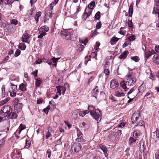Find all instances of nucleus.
I'll return each instance as SVG.
<instances>
[{"mask_svg":"<svg viewBox=\"0 0 159 159\" xmlns=\"http://www.w3.org/2000/svg\"><path fill=\"white\" fill-rule=\"evenodd\" d=\"M88 111H89V112L90 113V115H91L92 113H91L95 111V110H96V109H95L94 107L93 106H88Z\"/></svg>","mask_w":159,"mask_h":159,"instance_id":"nucleus-25","label":"nucleus"},{"mask_svg":"<svg viewBox=\"0 0 159 159\" xmlns=\"http://www.w3.org/2000/svg\"><path fill=\"white\" fill-rule=\"evenodd\" d=\"M95 5V2L94 1H92L88 5V7L86 8H88L92 11V9H93V7Z\"/></svg>","mask_w":159,"mask_h":159,"instance_id":"nucleus-24","label":"nucleus"},{"mask_svg":"<svg viewBox=\"0 0 159 159\" xmlns=\"http://www.w3.org/2000/svg\"><path fill=\"white\" fill-rule=\"evenodd\" d=\"M26 128L25 126V125L23 124H20L19 126V133H20L21 131L23 129H25Z\"/></svg>","mask_w":159,"mask_h":159,"instance_id":"nucleus-39","label":"nucleus"},{"mask_svg":"<svg viewBox=\"0 0 159 159\" xmlns=\"http://www.w3.org/2000/svg\"><path fill=\"white\" fill-rule=\"evenodd\" d=\"M7 23L6 21L1 23V24L0 25L1 27L3 28H4L7 25Z\"/></svg>","mask_w":159,"mask_h":159,"instance_id":"nucleus-61","label":"nucleus"},{"mask_svg":"<svg viewBox=\"0 0 159 159\" xmlns=\"http://www.w3.org/2000/svg\"><path fill=\"white\" fill-rule=\"evenodd\" d=\"M53 9L52 4H50L46 8V10H48L49 11H52Z\"/></svg>","mask_w":159,"mask_h":159,"instance_id":"nucleus-47","label":"nucleus"},{"mask_svg":"<svg viewBox=\"0 0 159 159\" xmlns=\"http://www.w3.org/2000/svg\"><path fill=\"white\" fill-rule=\"evenodd\" d=\"M145 87L143 85H141L138 88V90L139 92L143 93L145 90Z\"/></svg>","mask_w":159,"mask_h":159,"instance_id":"nucleus-37","label":"nucleus"},{"mask_svg":"<svg viewBox=\"0 0 159 159\" xmlns=\"http://www.w3.org/2000/svg\"><path fill=\"white\" fill-rule=\"evenodd\" d=\"M140 134V132L138 130H135L133 134V136L135 138H136L139 136Z\"/></svg>","mask_w":159,"mask_h":159,"instance_id":"nucleus-26","label":"nucleus"},{"mask_svg":"<svg viewBox=\"0 0 159 159\" xmlns=\"http://www.w3.org/2000/svg\"><path fill=\"white\" fill-rule=\"evenodd\" d=\"M127 83L125 81H122L121 82L120 84L121 87L124 89V91L126 92L127 89V87L126 86V83Z\"/></svg>","mask_w":159,"mask_h":159,"instance_id":"nucleus-15","label":"nucleus"},{"mask_svg":"<svg viewBox=\"0 0 159 159\" xmlns=\"http://www.w3.org/2000/svg\"><path fill=\"white\" fill-rule=\"evenodd\" d=\"M50 105H51L52 107L54 108L56 106L55 103L54 102L53 100H51L49 102Z\"/></svg>","mask_w":159,"mask_h":159,"instance_id":"nucleus-52","label":"nucleus"},{"mask_svg":"<svg viewBox=\"0 0 159 159\" xmlns=\"http://www.w3.org/2000/svg\"><path fill=\"white\" fill-rule=\"evenodd\" d=\"M135 39V36L132 34L131 36H129L128 38V39L129 41H132Z\"/></svg>","mask_w":159,"mask_h":159,"instance_id":"nucleus-41","label":"nucleus"},{"mask_svg":"<svg viewBox=\"0 0 159 159\" xmlns=\"http://www.w3.org/2000/svg\"><path fill=\"white\" fill-rule=\"evenodd\" d=\"M92 12V11L90 9L88 8H85V12L82 16L83 19L84 20H86L88 17L90 15Z\"/></svg>","mask_w":159,"mask_h":159,"instance_id":"nucleus-6","label":"nucleus"},{"mask_svg":"<svg viewBox=\"0 0 159 159\" xmlns=\"http://www.w3.org/2000/svg\"><path fill=\"white\" fill-rule=\"evenodd\" d=\"M51 136V134L50 132L48 131L46 132V139H47L49 137H50Z\"/></svg>","mask_w":159,"mask_h":159,"instance_id":"nucleus-56","label":"nucleus"},{"mask_svg":"<svg viewBox=\"0 0 159 159\" xmlns=\"http://www.w3.org/2000/svg\"><path fill=\"white\" fill-rule=\"evenodd\" d=\"M13 0H4V2L5 4H7L9 6H11Z\"/></svg>","mask_w":159,"mask_h":159,"instance_id":"nucleus-34","label":"nucleus"},{"mask_svg":"<svg viewBox=\"0 0 159 159\" xmlns=\"http://www.w3.org/2000/svg\"><path fill=\"white\" fill-rule=\"evenodd\" d=\"M22 107V103H19L16 105L14 107V109L15 110H16V111L18 112L21 110Z\"/></svg>","mask_w":159,"mask_h":159,"instance_id":"nucleus-16","label":"nucleus"},{"mask_svg":"<svg viewBox=\"0 0 159 159\" xmlns=\"http://www.w3.org/2000/svg\"><path fill=\"white\" fill-rule=\"evenodd\" d=\"M53 14L52 11H49L48 10H46L45 16H48L49 18H51L52 17Z\"/></svg>","mask_w":159,"mask_h":159,"instance_id":"nucleus-30","label":"nucleus"},{"mask_svg":"<svg viewBox=\"0 0 159 159\" xmlns=\"http://www.w3.org/2000/svg\"><path fill=\"white\" fill-rule=\"evenodd\" d=\"M57 89V93L59 95H61L62 93L63 95L65 93L66 90V88L63 86H57L56 87Z\"/></svg>","mask_w":159,"mask_h":159,"instance_id":"nucleus-5","label":"nucleus"},{"mask_svg":"<svg viewBox=\"0 0 159 159\" xmlns=\"http://www.w3.org/2000/svg\"><path fill=\"white\" fill-rule=\"evenodd\" d=\"M19 89L21 91H25L26 90V85L25 84L21 83L19 86Z\"/></svg>","mask_w":159,"mask_h":159,"instance_id":"nucleus-17","label":"nucleus"},{"mask_svg":"<svg viewBox=\"0 0 159 159\" xmlns=\"http://www.w3.org/2000/svg\"><path fill=\"white\" fill-rule=\"evenodd\" d=\"M128 54V51H125L122 54L119 56V57L120 59H122L125 58Z\"/></svg>","mask_w":159,"mask_h":159,"instance_id":"nucleus-20","label":"nucleus"},{"mask_svg":"<svg viewBox=\"0 0 159 159\" xmlns=\"http://www.w3.org/2000/svg\"><path fill=\"white\" fill-rule=\"evenodd\" d=\"M35 86L37 87H39L40 86V85L41 84V80H40V78L35 79Z\"/></svg>","mask_w":159,"mask_h":159,"instance_id":"nucleus-29","label":"nucleus"},{"mask_svg":"<svg viewBox=\"0 0 159 159\" xmlns=\"http://www.w3.org/2000/svg\"><path fill=\"white\" fill-rule=\"evenodd\" d=\"M39 33H40V35H39L38 37V38H42L43 36H45L46 34V33H45L44 32H42L39 31Z\"/></svg>","mask_w":159,"mask_h":159,"instance_id":"nucleus-44","label":"nucleus"},{"mask_svg":"<svg viewBox=\"0 0 159 159\" xmlns=\"http://www.w3.org/2000/svg\"><path fill=\"white\" fill-rule=\"evenodd\" d=\"M0 116L4 117L8 119H16L17 115L13 111L12 107L8 105L4 106L0 111Z\"/></svg>","mask_w":159,"mask_h":159,"instance_id":"nucleus-1","label":"nucleus"},{"mask_svg":"<svg viewBox=\"0 0 159 159\" xmlns=\"http://www.w3.org/2000/svg\"><path fill=\"white\" fill-rule=\"evenodd\" d=\"M127 23L128 24V26L129 27L131 28H133V25L131 20H128Z\"/></svg>","mask_w":159,"mask_h":159,"instance_id":"nucleus-45","label":"nucleus"},{"mask_svg":"<svg viewBox=\"0 0 159 159\" xmlns=\"http://www.w3.org/2000/svg\"><path fill=\"white\" fill-rule=\"evenodd\" d=\"M104 73L106 75H108L109 74V70L107 69H105L104 70Z\"/></svg>","mask_w":159,"mask_h":159,"instance_id":"nucleus-62","label":"nucleus"},{"mask_svg":"<svg viewBox=\"0 0 159 159\" xmlns=\"http://www.w3.org/2000/svg\"><path fill=\"white\" fill-rule=\"evenodd\" d=\"M60 57L55 58V57H53L52 58L51 60L53 63V64H52V65H53L56 67L57 66V61L60 59Z\"/></svg>","mask_w":159,"mask_h":159,"instance_id":"nucleus-21","label":"nucleus"},{"mask_svg":"<svg viewBox=\"0 0 159 159\" xmlns=\"http://www.w3.org/2000/svg\"><path fill=\"white\" fill-rule=\"evenodd\" d=\"M47 154L48 155V157L49 159H50V156L51 155V151L49 149H48L46 151Z\"/></svg>","mask_w":159,"mask_h":159,"instance_id":"nucleus-48","label":"nucleus"},{"mask_svg":"<svg viewBox=\"0 0 159 159\" xmlns=\"http://www.w3.org/2000/svg\"><path fill=\"white\" fill-rule=\"evenodd\" d=\"M153 134L154 136L153 138V140L155 141L157 139H158L159 140V131L157 129H156L154 132H153Z\"/></svg>","mask_w":159,"mask_h":159,"instance_id":"nucleus-13","label":"nucleus"},{"mask_svg":"<svg viewBox=\"0 0 159 159\" xmlns=\"http://www.w3.org/2000/svg\"><path fill=\"white\" fill-rule=\"evenodd\" d=\"M125 125V124L124 122H122L120 123L118 126L119 129H121L124 127Z\"/></svg>","mask_w":159,"mask_h":159,"instance_id":"nucleus-50","label":"nucleus"},{"mask_svg":"<svg viewBox=\"0 0 159 159\" xmlns=\"http://www.w3.org/2000/svg\"><path fill=\"white\" fill-rule=\"evenodd\" d=\"M159 10V8L158 7L157 8H156L155 7H154L153 10L152 11V13L153 14H157V12L158 10Z\"/></svg>","mask_w":159,"mask_h":159,"instance_id":"nucleus-59","label":"nucleus"},{"mask_svg":"<svg viewBox=\"0 0 159 159\" xmlns=\"http://www.w3.org/2000/svg\"><path fill=\"white\" fill-rule=\"evenodd\" d=\"M21 51L19 49H17L16 51L14 56L16 57H18L20 54Z\"/></svg>","mask_w":159,"mask_h":159,"instance_id":"nucleus-49","label":"nucleus"},{"mask_svg":"<svg viewBox=\"0 0 159 159\" xmlns=\"http://www.w3.org/2000/svg\"><path fill=\"white\" fill-rule=\"evenodd\" d=\"M99 91L98 90V87H96L95 88L93 89L91 93L92 96L96 98V96L98 93Z\"/></svg>","mask_w":159,"mask_h":159,"instance_id":"nucleus-10","label":"nucleus"},{"mask_svg":"<svg viewBox=\"0 0 159 159\" xmlns=\"http://www.w3.org/2000/svg\"><path fill=\"white\" fill-rule=\"evenodd\" d=\"M17 89V86L16 85L11 84V87L9 91H16Z\"/></svg>","mask_w":159,"mask_h":159,"instance_id":"nucleus-23","label":"nucleus"},{"mask_svg":"<svg viewBox=\"0 0 159 159\" xmlns=\"http://www.w3.org/2000/svg\"><path fill=\"white\" fill-rule=\"evenodd\" d=\"M49 30V27L46 25H44L39 29V31L40 32H44L46 33V32L48 31Z\"/></svg>","mask_w":159,"mask_h":159,"instance_id":"nucleus-12","label":"nucleus"},{"mask_svg":"<svg viewBox=\"0 0 159 159\" xmlns=\"http://www.w3.org/2000/svg\"><path fill=\"white\" fill-rule=\"evenodd\" d=\"M139 114H133L131 118L132 123H135L137 121L139 117Z\"/></svg>","mask_w":159,"mask_h":159,"instance_id":"nucleus-9","label":"nucleus"},{"mask_svg":"<svg viewBox=\"0 0 159 159\" xmlns=\"http://www.w3.org/2000/svg\"><path fill=\"white\" fill-rule=\"evenodd\" d=\"M84 46L81 44H79L77 45V50L79 52L82 51L83 49Z\"/></svg>","mask_w":159,"mask_h":159,"instance_id":"nucleus-32","label":"nucleus"},{"mask_svg":"<svg viewBox=\"0 0 159 159\" xmlns=\"http://www.w3.org/2000/svg\"><path fill=\"white\" fill-rule=\"evenodd\" d=\"M77 136H78L83 135V134L82 132L78 128L77 129Z\"/></svg>","mask_w":159,"mask_h":159,"instance_id":"nucleus-53","label":"nucleus"},{"mask_svg":"<svg viewBox=\"0 0 159 159\" xmlns=\"http://www.w3.org/2000/svg\"><path fill=\"white\" fill-rule=\"evenodd\" d=\"M144 54L145 57L148 58L152 55V53L150 51H148L146 52H145Z\"/></svg>","mask_w":159,"mask_h":159,"instance_id":"nucleus-38","label":"nucleus"},{"mask_svg":"<svg viewBox=\"0 0 159 159\" xmlns=\"http://www.w3.org/2000/svg\"><path fill=\"white\" fill-rule=\"evenodd\" d=\"M133 11V5H130L129 10V17H131L132 15Z\"/></svg>","mask_w":159,"mask_h":159,"instance_id":"nucleus-28","label":"nucleus"},{"mask_svg":"<svg viewBox=\"0 0 159 159\" xmlns=\"http://www.w3.org/2000/svg\"><path fill=\"white\" fill-rule=\"evenodd\" d=\"M125 93L123 92L122 90L120 88L116 89L115 93V95L118 97H124L125 96Z\"/></svg>","mask_w":159,"mask_h":159,"instance_id":"nucleus-4","label":"nucleus"},{"mask_svg":"<svg viewBox=\"0 0 159 159\" xmlns=\"http://www.w3.org/2000/svg\"><path fill=\"white\" fill-rule=\"evenodd\" d=\"M5 88L4 87L2 88V95L3 96L5 97V96H7V93H5Z\"/></svg>","mask_w":159,"mask_h":159,"instance_id":"nucleus-58","label":"nucleus"},{"mask_svg":"<svg viewBox=\"0 0 159 159\" xmlns=\"http://www.w3.org/2000/svg\"><path fill=\"white\" fill-rule=\"evenodd\" d=\"M119 39L115 36L113 37L111 39L110 43L111 45H113L115 44L118 40Z\"/></svg>","mask_w":159,"mask_h":159,"instance_id":"nucleus-18","label":"nucleus"},{"mask_svg":"<svg viewBox=\"0 0 159 159\" xmlns=\"http://www.w3.org/2000/svg\"><path fill=\"white\" fill-rule=\"evenodd\" d=\"M97 52L95 51V52H93L92 53V55H93V57L95 58L96 60H97Z\"/></svg>","mask_w":159,"mask_h":159,"instance_id":"nucleus-57","label":"nucleus"},{"mask_svg":"<svg viewBox=\"0 0 159 159\" xmlns=\"http://www.w3.org/2000/svg\"><path fill=\"white\" fill-rule=\"evenodd\" d=\"M50 109V105L48 106L46 108H44L43 110L44 112L47 114L48 113L49 110Z\"/></svg>","mask_w":159,"mask_h":159,"instance_id":"nucleus-55","label":"nucleus"},{"mask_svg":"<svg viewBox=\"0 0 159 159\" xmlns=\"http://www.w3.org/2000/svg\"><path fill=\"white\" fill-rule=\"evenodd\" d=\"M100 13L99 11H98V12H97L96 13V14L95 16H94L95 19L97 20H99L100 19Z\"/></svg>","mask_w":159,"mask_h":159,"instance_id":"nucleus-40","label":"nucleus"},{"mask_svg":"<svg viewBox=\"0 0 159 159\" xmlns=\"http://www.w3.org/2000/svg\"><path fill=\"white\" fill-rule=\"evenodd\" d=\"M127 80L128 85L129 86L134 85L136 82V80L134 77L131 78H127Z\"/></svg>","mask_w":159,"mask_h":159,"instance_id":"nucleus-8","label":"nucleus"},{"mask_svg":"<svg viewBox=\"0 0 159 159\" xmlns=\"http://www.w3.org/2000/svg\"><path fill=\"white\" fill-rule=\"evenodd\" d=\"M6 141V138L3 137L0 140V149L4 144Z\"/></svg>","mask_w":159,"mask_h":159,"instance_id":"nucleus-35","label":"nucleus"},{"mask_svg":"<svg viewBox=\"0 0 159 159\" xmlns=\"http://www.w3.org/2000/svg\"><path fill=\"white\" fill-rule=\"evenodd\" d=\"M10 96L12 97H14L16 95V91H9Z\"/></svg>","mask_w":159,"mask_h":159,"instance_id":"nucleus-54","label":"nucleus"},{"mask_svg":"<svg viewBox=\"0 0 159 159\" xmlns=\"http://www.w3.org/2000/svg\"><path fill=\"white\" fill-rule=\"evenodd\" d=\"M11 23L12 24L16 25L18 24V21L16 19H12L11 20Z\"/></svg>","mask_w":159,"mask_h":159,"instance_id":"nucleus-46","label":"nucleus"},{"mask_svg":"<svg viewBox=\"0 0 159 159\" xmlns=\"http://www.w3.org/2000/svg\"><path fill=\"white\" fill-rule=\"evenodd\" d=\"M153 62L157 64H159V56L157 55L154 56L153 58Z\"/></svg>","mask_w":159,"mask_h":159,"instance_id":"nucleus-22","label":"nucleus"},{"mask_svg":"<svg viewBox=\"0 0 159 159\" xmlns=\"http://www.w3.org/2000/svg\"><path fill=\"white\" fill-rule=\"evenodd\" d=\"M29 37V35L28 34H24L21 38V41L23 42L27 43Z\"/></svg>","mask_w":159,"mask_h":159,"instance_id":"nucleus-14","label":"nucleus"},{"mask_svg":"<svg viewBox=\"0 0 159 159\" xmlns=\"http://www.w3.org/2000/svg\"><path fill=\"white\" fill-rule=\"evenodd\" d=\"M102 24L100 22H98L96 24V29H99L101 27Z\"/></svg>","mask_w":159,"mask_h":159,"instance_id":"nucleus-51","label":"nucleus"},{"mask_svg":"<svg viewBox=\"0 0 159 159\" xmlns=\"http://www.w3.org/2000/svg\"><path fill=\"white\" fill-rule=\"evenodd\" d=\"M89 111L88 110H85L84 111H80L79 112V115L80 116L84 117L85 115L88 114Z\"/></svg>","mask_w":159,"mask_h":159,"instance_id":"nucleus-19","label":"nucleus"},{"mask_svg":"<svg viewBox=\"0 0 159 159\" xmlns=\"http://www.w3.org/2000/svg\"><path fill=\"white\" fill-rule=\"evenodd\" d=\"M38 70H36L32 72V74L34 77H36L37 76Z\"/></svg>","mask_w":159,"mask_h":159,"instance_id":"nucleus-63","label":"nucleus"},{"mask_svg":"<svg viewBox=\"0 0 159 159\" xmlns=\"http://www.w3.org/2000/svg\"><path fill=\"white\" fill-rule=\"evenodd\" d=\"M136 139H134L132 137H130L129 139V143L130 145L131 144L136 142Z\"/></svg>","mask_w":159,"mask_h":159,"instance_id":"nucleus-36","label":"nucleus"},{"mask_svg":"<svg viewBox=\"0 0 159 159\" xmlns=\"http://www.w3.org/2000/svg\"><path fill=\"white\" fill-rule=\"evenodd\" d=\"M26 48V46L23 43H21L19 45V48L22 50H24Z\"/></svg>","mask_w":159,"mask_h":159,"instance_id":"nucleus-31","label":"nucleus"},{"mask_svg":"<svg viewBox=\"0 0 159 159\" xmlns=\"http://www.w3.org/2000/svg\"><path fill=\"white\" fill-rule=\"evenodd\" d=\"M76 140L78 142H84L85 141V140L84 139L83 137V135L78 136V138Z\"/></svg>","mask_w":159,"mask_h":159,"instance_id":"nucleus-33","label":"nucleus"},{"mask_svg":"<svg viewBox=\"0 0 159 159\" xmlns=\"http://www.w3.org/2000/svg\"><path fill=\"white\" fill-rule=\"evenodd\" d=\"M99 148L101 149L103 152L104 154L106 157H107L106 155H107V148L106 147L102 144H100L99 145Z\"/></svg>","mask_w":159,"mask_h":159,"instance_id":"nucleus-11","label":"nucleus"},{"mask_svg":"<svg viewBox=\"0 0 159 159\" xmlns=\"http://www.w3.org/2000/svg\"><path fill=\"white\" fill-rule=\"evenodd\" d=\"M119 85L118 81L115 79L112 80L110 82V88L112 89L116 88Z\"/></svg>","mask_w":159,"mask_h":159,"instance_id":"nucleus-7","label":"nucleus"},{"mask_svg":"<svg viewBox=\"0 0 159 159\" xmlns=\"http://www.w3.org/2000/svg\"><path fill=\"white\" fill-rule=\"evenodd\" d=\"M131 59L136 62H138L139 60V57L137 56L133 57H131Z\"/></svg>","mask_w":159,"mask_h":159,"instance_id":"nucleus-43","label":"nucleus"},{"mask_svg":"<svg viewBox=\"0 0 159 159\" xmlns=\"http://www.w3.org/2000/svg\"><path fill=\"white\" fill-rule=\"evenodd\" d=\"M100 44L99 42H96L95 44V46L94 47V49L95 50V51L97 52L98 51V49L99 48V47L100 46Z\"/></svg>","mask_w":159,"mask_h":159,"instance_id":"nucleus-42","label":"nucleus"},{"mask_svg":"<svg viewBox=\"0 0 159 159\" xmlns=\"http://www.w3.org/2000/svg\"><path fill=\"white\" fill-rule=\"evenodd\" d=\"M82 146L79 142L74 143L71 148V151L73 153H75L80 150Z\"/></svg>","mask_w":159,"mask_h":159,"instance_id":"nucleus-3","label":"nucleus"},{"mask_svg":"<svg viewBox=\"0 0 159 159\" xmlns=\"http://www.w3.org/2000/svg\"><path fill=\"white\" fill-rule=\"evenodd\" d=\"M92 113L91 115L97 121V123H98L101 119L102 117V113L101 111L98 109L95 110V111Z\"/></svg>","mask_w":159,"mask_h":159,"instance_id":"nucleus-2","label":"nucleus"},{"mask_svg":"<svg viewBox=\"0 0 159 159\" xmlns=\"http://www.w3.org/2000/svg\"><path fill=\"white\" fill-rule=\"evenodd\" d=\"M155 50L159 53V46H156L155 48Z\"/></svg>","mask_w":159,"mask_h":159,"instance_id":"nucleus-64","label":"nucleus"},{"mask_svg":"<svg viewBox=\"0 0 159 159\" xmlns=\"http://www.w3.org/2000/svg\"><path fill=\"white\" fill-rule=\"evenodd\" d=\"M50 18L48 16H45L44 17V23H46L47 22H48V20H49Z\"/></svg>","mask_w":159,"mask_h":159,"instance_id":"nucleus-60","label":"nucleus"},{"mask_svg":"<svg viewBox=\"0 0 159 159\" xmlns=\"http://www.w3.org/2000/svg\"><path fill=\"white\" fill-rule=\"evenodd\" d=\"M31 144L30 141L29 139H26L25 140V148H28Z\"/></svg>","mask_w":159,"mask_h":159,"instance_id":"nucleus-27","label":"nucleus"}]
</instances>
